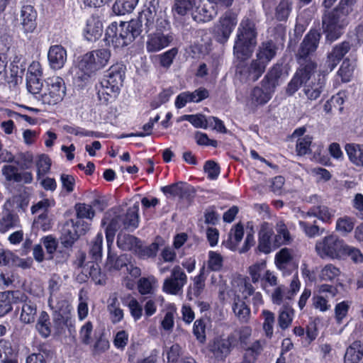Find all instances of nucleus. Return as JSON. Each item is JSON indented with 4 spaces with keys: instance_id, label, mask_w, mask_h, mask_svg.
<instances>
[{
    "instance_id": "f257e3e1",
    "label": "nucleus",
    "mask_w": 363,
    "mask_h": 363,
    "mask_svg": "<svg viewBox=\"0 0 363 363\" xmlns=\"http://www.w3.org/2000/svg\"><path fill=\"white\" fill-rule=\"evenodd\" d=\"M259 20L254 11H250L241 21L237 33L233 50L237 59H248L257 43Z\"/></svg>"
},
{
    "instance_id": "f03ea898",
    "label": "nucleus",
    "mask_w": 363,
    "mask_h": 363,
    "mask_svg": "<svg viewBox=\"0 0 363 363\" xmlns=\"http://www.w3.org/2000/svg\"><path fill=\"white\" fill-rule=\"evenodd\" d=\"M143 32L138 24L131 21L111 23L106 29L104 40L114 48H123L128 45Z\"/></svg>"
},
{
    "instance_id": "7ed1b4c3",
    "label": "nucleus",
    "mask_w": 363,
    "mask_h": 363,
    "mask_svg": "<svg viewBox=\"0 0 363 363\" xmlns=\"http://www.w3.org/2000/svg\"><path fill=\"white\" fill-rule=\"evenodd\" d=\"M139 203L135 202L133 206L129 207L125 213L115 215L109 220L106 217L102 220V224L105 225L106 220H108V225L106 228V238L108 247L112 245L116 233L118 230H126L133 231L139 225Z\"/></svg>"
},
{
    "instance_id": "20e7f679",
    "label": "nucleus",
    "mask_w": 363,
    "mask_h": 363,
    "mask_svg": "<svg viewBox=\"0 0 363 363\" xmlns=\"http://www.w3.org/2000/svg\"><path fill=\"white\" fill-rule=\"evenodd\" d=\"M348 24L349 18L337 8L325 10L322 15V28L326 42L330 44L340 38Z\"/></svg>"
},
{
    "instance_id": "39448f33",
    "label": "nucleus",
    "mask_w": 363,
    "mask_h": 363,
    "mask_svg": "<svg viewBox=\"0 0 363 363\" xmlns=\"http://www.w3.org/2000/svg\"><path fill=\"white\" fill-rule=\"evenodd\" d=\"M346 243L337 235H330L316 242L315 249L321 258L342 260Z\"/></svg>"
},
{
    "instance_id": "423d86ee",
    "label": "nucleus",
    "mask_w": 363,
    "mask_h": 363,
    "mask_svg": "<svg viewBox=\"0 0 363 363\" xmlns=\"http://www.w3.org/2000/svg\"><path fill=\"white\" fill-rule=\"evenodd\" d=\"M47 87L44 92L39 96H36V99L43 104L55 105L60 102L66 93L65 84L61 77L49 78L47 82Z\"/></svg>"
},
{
    "instance_id": "0eeeda50",
    "label": "nucleus",
    "mask_w": 363,
    "mask_h": 363,
    "mask_svg": "<svg viewBox=\"0 0 363 363\" xmlns=\"http://www.w3.org/2000/svg\"><path fill=\"white\" fill-rule=\"evenodd\" d=\"M89 230V223L83 220L69 219L63 225L61 230L60 242L66 248L72 247L79 236Z\"/></svg>"
},
{
    "instance_id": "6e6552de",
    "label": "nucleus",
    "mask_w": 363,
    "mask_h": 363,
    "mask_svg": "<svg viewBox=\"0 0 363 363\" xmlns=\"http://www.w3.org/2000/svg\"><path fill=\"white\" fill-rule=\"evenodd\" d=\"M235 65V79L242 83H252L257 81L264 72V65H261L256 60L250 63L245 62L246 59H238Z\"/></svg>"
},
{
    "instance_id": "1a4fd4ad",
    "label": "nucleus",
    "mask_w": 363,
    "mask_h": 363,
    "mask_svg": "<svg viewBox=\"0 0 363 363\" xmlns=\"http://www.w3.org/2000/svg\"><path fill=\"white\" fill-rule=\"evenodd\" d=\"M110 57L111 52L108 49L95 50L83 56L80 66L85 73L91 74L106 66Z\"/></svg>"
},
{
    "instance_id": "9d476101",
    "label": "nucleus",
    "mask_w": 363,
    "mask_h": 363,
    "mask_svg": "<svg viewBox=\"0 0 363 363\" xmlns=\"http://www.w3.org/2000/svg\"><path fill=\"white\" fill-rule=\"evenodd\" d=\"M162 14L160 6V0H146L144 9L138 17L133 19L138 27L145 33H147L154 28V18Z\"/></svg>"
},
{
    "instance_id": "9b49d317",
    "label": "nucleus",
    "mask_w": 363,
    "mask_h": 363,
    "mask_svg": "<svg viewBox=\"0 0 363 363\" xmlns=\"http://www.w3.org/2000/svg\"><path fill=\"white\" fill-rule=\"evenodd\" d=\"M237 15L231 11H227L214 26V37L221 44L226 43L237 25Z\"/></svg>"
},
{
    "instance_id": "f8f14e48",
    "label": "nucleus",
    "mask_w": 363,
    "mask_h": 363,
    "mask_svg": "<svg viewBox=\"0 0 363 363\" xmlns=\"http://www.w3.org/2000/svg\"><path fill=\"white\" fill-rule=\"evenodd\" d=\"M234 336L228 335L226 338L216 337L208 344V350L213 357L218 361H224L233 348Z\"/></svg>"
},
{
    "instance_id": "ddd939ff",
    "label": "nucleus",
    "mask_w": 363,
    "mask_h": 363,
    "mask_svg": "<svg viewBox=\"0 0 363 363\" xmlns=\"http://www.w3.org/2000/svg\"><path fill=\"white\" fill-rule=\"evenodd\" d=\"M186 281L187 277L184 272L179 266H175L171 272V276L164 279L162 289L169 294L177 295L182 291Z\"/></svg>"
},
{
    "instance_id": "4468645a",
    "label": "nucleus",
    "mask_w": 363,
    "mask_h": 363,
    "mask_svg": "<svg viewBox=\"0 0 363 363\" xmlns=\"http://www.w3.org/2000/svg\"><path fill=\"white\" fill-rule=\"evenodd\" d=\"M351 44L348 41H343L333 47L331 51L328 52L327 59L323 67V73L332 72L340 62L345 59V55L351 50Z\"/></svg>"
},
{
    "instance_id": "2eb2a0df",
    "label": "nucleus",
    "mask_w": 363,
    "mask_h": 363,
    "mask_svg": "<svg viewBox=\"0 0 363 363\" xmlns=\"http://www.w3.org/2000/svg\"><path fill=\"white\" fill-rule=\"evenodd\" d=\"M320 38L321 34L319 31L317 30H310L300 44L296 54L297 59H311V55L315 52L318 47Z\"/></svg>"
},
{
    "instance_id": "dca6fc26",
    "label": "nucleus",
    "mask_w": 363,
    "mask_h": 363,
    "mask_svg": "<svg viewBox=\"0 0 363 363\" xmlns=\"http://www.w3.org/2000/svg\"><path fill=\"white\" fill-rule=\"evenodd\" d=\"M174 40L172 32H154L147 35L146 50L147 52H157L169 46Z\"/></svg>"
},
{
    "instance_id": "f3484780",
    "label": "nucleus",
    "mask_w": 363,
    "mask_h": 363,
    "mask_svg": "<svg viewBox=\"0 0 363 363\" xmlns=\"http://www.w3.org/2000/svg\"><path fill=\"white\" fill-rule=\"evenodd\" d=\"M328 73H323V69L319 71L316 77L310 82L305 83L303 93L310 101H315L320 97L325 91L326 79Z\"/></svg>"
},
{
    "instance_id": "a211bd4d",
    "label": "nucleus",
    "mask_w": 363,
    "mask_h": 363,
    "mask_svg": "<svg viewBox=\"0 0 363 363\" xmlns=\"http://www.w3.org/2000/svg\"><path fill=\"white\" fill-rule=\"evenodd\" d=\"M121 88L103 79L99 84H96L98 100L100 104L108 105L113 102L118 97Z\"/></svg>"
},
{
    "instance_id": "6ab92c4d",
    "label": "nucleus",
    "mask_w": 363,
    "mask_h": 363,
    "mask_svg": "<svg viewBox=\"0 0 363 363\" xmlns=\"http://www.w3.org/2000/svg\"><path fill=\"white\" fill-rule=\"evenodd\" d=\"M209 96L208 91L205 88H199L193 92L184 91L179 94L175 100V106L182 108L189 102L199 103Z\"/></svg>"
},
{
    "instance_id": "aec40b11",
    "label": "nucleus",
    "mask_w": 363,
    "mask_h": 363,
    "mask_svg": "<svg viewBox=\"0 0 363 363\" xmlns=\"http://www.w3.org/2000/svg\"><path fill=\"white\" fill-rule=\"evenodd\" d=\"M277 50L278 47L272 40L263 42L259 47L256 60L266 69L268 63L276 56Z\"/></svg>"
},
{
    "instance_id": "412c9836",
    "label": "nucleus",
    "mask_w": 363,
    "mask_h": 363,
    "mask_svg": "<svg viewBox=\"0 0 363 363\" xmlns=\"http://www.w3.org/2000/svg\"><path fill=\"white\" fill-rule=\"evenodd\" d=\"M22 296L23 297L18 299V303H22L20 320L25 324L33 323L35 322L37 315V306L23 292Z\"/></svg>"
},
{
    "instance_id": "4be33fe9",
    "label": "nucleus",
    "mask_w": 363,
    "mask_h": 363,
    "mask_svg": "<svg viewBox=\"0 0 363 363\" xmlns=\"http://www.w3.org/2000/svg\"><path fill=\"white\" fill-rule=\"evenodd\" d=\"M21 24L24 33H33L36 28L37 13L30 5H25L21 9Z\"/></svg>"
},
{
    "instance_id": "5701e85b",
    "label": "nucleus",
    "mask_w": 363,
    "mask_h": 363,
    "mask_svg": "<svg viewBox=\"0 0 363 363\" xmlns=\"http://www.w3.org/2000/svg\"><path fill=\"white\" fill-rule=\"evenodd\" d=\"M23 297L20 291H6L0 292V317L5 315L12 311L13 303H18V299Z\"/></svg>"
},
{
    "instance_id": "b1692460",
    "label": "nucleus",
    "mask_w": 363,
    "mask_h": 363,
    "mask_svg": "<svg viewBox=\"0 0 363 363\" xmlns=\"http://www.w3.org/2000/svg\"><path fill=\"white\" fill-rule=\"evenodd\" d=\"M217 14V7L211 4V2L203 5L199 3L197 6L195 7L191 16L197 22H208L214 18Z\"/></svg>"
},
{
    "instance_id": "393cba45",
    "label": "nucleus",
    "mask_w": 363,
    "mask_h": 363,
    "mask_svg": "<svg viewBox=\"0 0 363 363\" xmlns=\"http://www.w3.org/2000/svg\"><path fill=\"white\" fill-rule=\"evenodd\" d=\"M274 232L272 228L268 227L267 223L262 225L258 233V246L257 250L264 254H269L273 248L272 237Z\"/></svg>"
},
{
    "instance_id": "a878e982",
    "label": "nucleus",
    "mask_w": 363,
    "mask_h": 363,
    "mask_svg": "<svg viewBox=\"0 0 363 363\" xmlns=\"http://www.w3.org/2000/svg\"><path fill=\"white\" fill-rule=\"evenodd\" d=\"M20 225V219L16 213L4 205L0 218V233H5Z\"/></svg>"
},
{
    "instance_id": "bb28decb",
    "label": "nucleus",
    "mask_w": 363,
    "mask_h": 363,
    "mask_svg": "<svg viewBox=\"0 0 363 363\" xmlns=\"http://www.w3.org/2000/svg\"><path fill=\"white\" fill-rule=\"evenodd\" d=\"M103 33V24L99 16L92 15L86 23L84 28L85 38L89 40H96L99 39Z\"/></svg>"
},
{
    "instance_id": "cd10ccee",
    "label": "nucleus",
    "mask_w": 363,
    "mask_h": 363,
    "mask_svg": "<svg viewBox=\"0 0 363 363\" xmlns=\"http://www.w3.org/2000/svg\"><path fill=\"white\" fill-rule=\"evenodd\" d=\"M48 57L50 67L60 69L67 60V52L62 45H52L50 48Z\"/></svg>"
},
{
    "instance_id": "c85d7f7f",
    "label": "nucleus",
    "mask_w": 363,
    "mask_h": 363,
    "mask_svg": "<svg viewBox=\"0 0 363 363\" xmlns=\"http://www.w3.org/2000/svg\"><path fill=\"white\" fill-rule=\"evenodd\" d=\"M356 56L352 53L343 59L337 71V75L341 78L342 82H349L352 79L356 67Z\"/></svg>"
},
{
    "instance_id": "c756f323",
    "label": "nucleus",
    "mask_w": 363,
    "mask_h": 363,
    "mask_svg": "<svg viewBox=\"0 0 363 363\" xmlns=\"http://www.w3.org/2000/svg\"><path fill=\"white\" fill-rule=\"evenodd\" d=\"M125 70L126 67L123 64L116 63L110 67L103 79L113 84L121 87L123 86Z\"/></svg>"
},
{
    "instance_id": "7c9ffc66",
    "label": "nucleus",
    "mask_w": 363,
    "mask_h": 363,
    "mask_svg": "<svg viewBox=\"0 0 363 363\" xmlns=\"http://www.w3.org/2000/svg\"><path fill=\"white\" fill-rule=\"evenodd\" d=\"M274 90L261 82V86H255L250 94L252 102L257 105L267 104L272 97Z\"/></svg>"
},
{
    "instance_id": "2f4dec72",
    "label": "nucleus",
    "mask_w": 363,
    "mask_h": 363,
    "mask_svg": "<svg viewBox=\"0 0 363 363\" xmlns=\"http://www.w3.org/2000/svg\"><path fill=\"white\" fill-rule=\"evenodd\" d=\"M283 74L284 66L281 63L277 62L269 69L262 82L275 91L276 87L279 85V79Z\"/></svg>"
},
{
    "instance_id": "473e14b6",
    "label": "nucleus",
    "mask_w": 363,
    "mask_h": 363,
    "mask_svg": "<svg viewBox=\"0 0 363 363\" xmlns=\"http://www.w3.org/2000/svg\"><path fill=\"white\" fill-rule=\"evenodd\" d=\"M300 67L296 71L300 78L305 82H310L311 77L315 74L317 69V63L311 59L300 60L298 59Z\"/></svg>"
},
{
    "instance_id": "72a5a7b5",
    "label": "nucleus",
    "mask_w": 363,
    "mask_h": 363,
    "mask_svg": "<svg viewBox=\"0 0 363 363\" xmlns=\"http://www.w3.org/2000/svg\"><path fill=\"white\" fill-rule=\"evenodd\" d=\"M345 150L349 160L356 167L363 168V144L347 143Z\"/></svg>"
},
{
    "instance_id": "f704fd0d",
    "label": "nucleus",
    "mask_w": 363,
    "mask_h": 363,
    "mask_svg": "<svg viewBox=\"0 0 363 363\" xmlns=\"http://www.w3.org/2000/svg\"><path fill=\"white\" fill-rule=\"evenodd\" d=\"M199 3V0H174L172 11L174 16L181 17L188 14L192 15Z\"/></svg>"
},
{
    "instance_id": "c9c22d12",
    "label": "nucleus",
    "mask_w": 363,
    "mask_h": 363,
    "mask_svg": "<svg viewBox=\"0 0 363 363\" xmlns=\"http://www.w3.org/2000/svg\"><path fill=\"white\" fill-rule=\"evenodd\" d=\"M264 341L255 340L247 346H244L243 357L248 363H255L264 350Z\"/></svg>"
},
{
    "instance_id": "e433bc0d",
    "label": "nucleus",
    "mask_w": 363,
    "mask_h": 363,
    "mask_svg": "<svg viewBox=\"0 0 363 363\" xmlns=\"http://www.w3.org/2000/svg\"><path fill=\"white\" fill-rule=\"evenodd\" d=\"M163 244V241L160 238H157L155 241L148 246H143L142 242L138 246L135 253L141 259L154 258L157 256L160 247Z\"/></svg>"
},
{
    "instance_id": "4c0bfd02",
    "label": "nucleus",
    "mask_w": 363,
    "mask_h": 363,
    "mask_svg": "<svg viewBox=\"0 0 363 363\" xmlns=\"http://www.w3.org/2000/svg\"><path fill=\"white\" fill-rule=\"evenodd\" d=\"M141 240L130 234L119 233L117 236V245L123 251H131L135 253Z\"/></svg>"
},
{
    "instance_id": "58836bf2",
    "label": "nucleus",
    "mask_w": 363,
    "mask_h": 363,
    "mask_svg": "<svg viewBox=\"0 0 363 363\" xmlns=\"http://www.w3.org/2000/svg\"><path fill=\"white\" fill-rule=\"evenodd\" d=\"M363 357V345L359 341H354L347 347L345 357V363H359Z\"/></svg>"
},
{
    "instance_id": "ea45409f",
    "label": "nucleus",
    "mask_w": 363,
    "mask_h": 363,
    "mask_svg": "<svg viewBox=\"0 0 363 363\" xmlns=\"http://www.w3.org/2000/svg\"><path fill=\"white\" fill-rule=\"evenodd\" d=\"M233 311L242 322H247L250 315V309L240 296H235L233 300Z\"/></svg>"
},
{
    "instance_id": "a19ab883",
    "label": "nucleus",
    "mask_w": 363,
    "mask_h": 363,
    "mask_svg": "<svg viewBox=\"0 0 363 363\" xmlns=\"http://www.w3.org/2000/svg\"><path fill=\"white\" fill-rule=\"evenodd\" d=\"M97 261L88 262L84 264V272L88 273L90 277L96 284L102 285L105 283L104 277L101 272V268Z\"/></svg>"
},
{
    "instance_id": "79ce46f5",
    "label": "nucleus",
    "mask_w": 363,
    "mask_h": 363,
    "mask_svg": "<svg viewBox=\"0 0 363 363\" xmlns=\"http://www.w3.org/2000/svg\"><path fill=\"white\" fill-rule=\"evenodd\" d=\"M139 0H116L112 6L113 12L118 16L130 13L138 5Z\"/></svg>"
},
{
    "instance_id": "37998d69",
    "label": "nucleus",
    "mask_w": 363,
    "mask_h": 363,
    "mask_svg": "<svg viewBox=\"0 0 363 363\" xmlns=\"http://www.w3.org/2000/svg\"><path fill=\"white\" fill-rule=\"evenodd\" d=\"M244 235L243 225L239 223L236 224L234 228H232L228 235V240L223 242L227 247L235 250L238 244L242 240Z\"/></svg>"
},
{
    "instance_id": "c03bdc74",
    "label": "nucleus",
    "mask_w": 363,
    "mask_h": 363,
    "mask_svg": "<svg viewBox=\"0 0 363 363\" xmlns=\"http://www.w3.org/2000/svg\"><path fill=\"white\" fill-rule=\"evenodd\" d=\"M191 186L186 185L183 182H177L161 188L164 194H169L172 196L183 198L189 192Z\"/></svg>"
},
{
    "instance_id": "a18cd8bd",
    "label": "nucleus",
    "mask_w": 363,
    "mask_h": 363,
    "mask_svg": "<svg viewBox=\"0 0 363 363\" xmlns=\"http://www.w3.org/2000/svg\"><path fill=\"white\" fill-rule=\"evenodd\" d=\"M25 69L26 65L24 64H21L20 65H10V75L8 76L7 74L4 75L5 82L9 84L10 87L16 86L18 84V81L22 80V75Z\"/></svg>"
},
{
    "instance_id": "49530a36",
    "label": "nucleus",
    "mask_w": 363,
    "mask_h": 363,
    "mask_svg": "<svg viewBox=\"0 0 363 363\" xmlns=\"http://www.w3.org/2000/svg\"><path fill=\"white\" fill-rule=\"evenodd\" d=\"M293 6V0H280L275 8L274 17L278 21H286Z\"/></svg>"
},
{
    "instance_id": "de8ad7c7",
    "label": "nucleus",
    "mask_w": 363,
    "mask_h": 363,
    "mask_svg": "<svg viewBox=\"0 0 363 363\" xmlns=\"http://www.w3.org/2000/svg\"><path fill=\"white\" fill-rule=\"evenodd\" d=\"M26 86L30 94L35 96H39L41 94L40 91L43 87V82L37 74L30 72L27 73Z\"/></svg>"
},
{
    "instance_id": "09e8293b",
    "label": "nucleus",
    "mask_w": 363,
    "mask_h": 363,
    "mask_svg": "<svg viewBox=\"0 0 363 363\" xmlns=\"http://www.w3.org/2000/svg\"><path fill=\"white\" fill-rule=\"evenodd\" d=\"M111 245L108 247V257L106 260V267L108 268L109 270L115 269V270H120L122 269L123 267L126 266V256L123 255L120 256H116V255L111 253Z\"/></svg>"
},
{
    "instance_id": "8fccbe9b",
    "label": "nucleus",
    "mask_w": 363,
    "mask_h": 363,
    "mask_svg": "<svg viewBox=\"0 0 363 363\" xmlns=\"http://www.w3.org/2000/svg\"><path fill=\"white\" fill-rule=\"evenodd\" d=\"M50 325L49 315L47 312L42 311L36 324V329L42 336L47 337L51 333Z\"/></svg>"
},
{
    "instance_id": "3c124183",
    "label": "nucleus",
    "mask_w": 363,
    "mask_h": 363,
    "mask_svg": "<svg viewBox=\"0 0 363 363\" xmlns=\"http://www.w3.org/2000/svg\"><path fill=\"white\" fill-rule=\"evenodd\" d=\"M294 316V310L288 306H284V308L279 311L278 317L279 326L282 330H286L291 325Z\"/></svg>"
},
{
    "instance_id": "603ef678",
    "label": "nucleus",
    "mask_w": 363,
    "mask_h": 363,
    "mask_svg": "<svg viewBox=\"0 0 363 363\" xmlns=\"http://www.w3.org/2000/svg\"><path fill=\"white\" fill-rule=\"evenodd\" d=\"M103 235L99 233L91 242L89 253L94 261L101 259L102 256Z\"/></svg>"
},
{
    "instance_id": "864d4df0",
    "label": "nucleus",
    "mask_w": 363,
    "mask_h": 363,
    "mask_svg": "<svg viewBox=\"0 0 363 363\" xmlns=\"http://www.w3.org/2000/svg\"><path fill=\"white\" fill-rule=\"evenodd\" d=\"M37 166V178L40 179L42 176L46 174L50 169L51 160L45 154L40 155L36 162Z\"/></svg>"
},
{
    "instance_id": "5fc2aeb1",
    "label": "nucleus",
    "mask_w": 363,
    "mask_h": 363,
    "mask_svg": "<svg viewBox=\"0 0 363 363\" xmlns=\"http://www.w3.org/2000/svg\"><path fill=\"white\" fill-rule=\"evenodd\" d=\"M179 50L177 48H172V49L163 52L158 55L160 60V65L161 67L168 69L173 63L174 59L177 55Z\"/></svg>"
},
{
    "instance_id": "6e6d98bb",
    "label": "nucleus",
    "mask_w": 363,
    "mask_h": 363,
    "mask_svg": "<svg viewBox=\"0 0 363 363\" xmlns=\"http://www.w3.org/2000/svg\"><path fill=\"white\" fill-rule=\"evenodd\" d=\"M342 254V260L350 257L352 262L356 264L362 263L363 262V255L359 249L354 247L350 246L346 244L345 250H343Z\"/></svg>"
},
{
    "instance_id": "4d7b16f0",
    "label": "nucleus",
    "mask_w": 363,
    "mask_h": 363,
    "mask_svg": "<svg viewBox=\"0 0 363 363\" xmlns=\"http://www.w3.org/2000/svg\"><path fill=\"white\" fill-rule=\"evenodd\" d=\"M262 315L264 319L263 323V329L265 332L266 336L271 338L273 335V325L275 322L274 314L268 310H264L262 311Z\"/></svg>"
},
{
    "instance_id": "13d9d810",
    "label": "nucleus",
    "mask_w": 363,
    "mask_h": 363,
    "mask_svg": "<svg viewBox=\"0 0 363 363\" xmlns=\"http://www.w3.org/2000/svg\"><path fill=\"white\" fill-rule=\"evenodd\" d=\"M312 143V137L310 135H305L304 137L300 138L298 139L296 145V150L297 152V155L299 156H303L306 154H309L311 152V145Z\"/></svg>"
},
{
    "instance_id": "bf43d9fd",
    "label": "nucleus",
    "mask_w": 363,
    "mask_h": 363,
    "mask_svg": "<svg viewBox=\"0 0 363 363\" xmlns=\"http://www.w3.org/2000/svg\"><path fill=\"white\" fill-rule=\"evenodd\" d=\"M77 213V220H82L83 218L92 219L94 216V211L92 209L91 206L85 203H77L74 206Z\"/></svg>"
},
{
    "instance_id": "052dcab7",
    "label": "nucleus",
    "mask_w": 363,
    "mask_h": 363,
    "mask_svg": "<svg viewBox=\"0 0 363 363\" xmlns=\"http://www.w3.org/2000/svg\"><path fill=\"white\" fill-rule=\"evenodd\" d=\"M18 168L13 165H4L2 168V174L9 182H21V174L18 172Z\"/></svg>"
},
{
    "instance_id": "680f3d73",
    "label": "nucleus",
    "mask_w": 363,
    "mask_h": 363,
    "mask_svg": "<svg viewBox=\"0 0 363 363\" xmlns=\"http://www.w3.org/2000/svg\"><path fill=\"white\" fill-rule=\"evenodd\" d=\"M340 274L339 268L332 264H326L321 270L320 278L324 281H333Z\"/></svg>"
},
{
    "instance_id": "e2e57ef3",
    "label": "nucleus",
    "mask_w": 363,
    "mask_h": 363,
    "mask_svg": "<svg viewBox=\"0 0 363 363\" xmlns=\"http://www.w3.org/2000/svg\"><path fill=\"white\" fill-rule=\"evenodd\" d=\"M299 226L301 229L305 233V234L309 238H314L315 236H318L321 235L324 229H320L318 225L315 223L311 225L305 221L300 220Z\"/></svg>"
},
{
    "instance_id": "0e129e2a",
    "label": "nucleus",
    "mask_w": 363,
    "mask_h": 363,
    "mask_svg": "<svg viewBox=\"0 0 363 363\" xmlns=\"http://www.w3.org/2000/svg\"><path fill=\"white\" fill-rule=\"evenodd\" d=\"M292 259L291 250L286 247L282 248L275 256V262L278 268L281 269Z\"/></svg>"
},
{
    "instance_id": "69168bd1",
    "label": "nucleus",
    "mask_w": 363,
    "mask_h": 363,
    "mask_svg": "<svg viewBox=\"0 0 363 363\" xmlns=\"http://www.w3.org/2000/svg\"><path fill=\"white\" fill-rule=\"evenodd\" d=\"M208 268L212 271H219L223 267V258L216 252L210 251L208 253Z\"/></svg>"
},
{
    "instance_id": "338daca9",
    "label": "nucleus",
    "mask_w": 363,
    "mask_h": 363,
    "mask_svg": "<svg viewBox=\"0 0 363 363\" xmlns=\"http://www.w3.org/2000/svg\"><path fill=\"white\" fill-rule=\"evenodd\" d=\"M302 84L304 86L305 82L298 74L295 73L291 81L287 84L286 94L289 96H293L299 89Z\"/></svg>"
},
{
    "instance_id": "774afa93",
    "label": "nucleus",
    "mask_w": 363,
    "mask_h": 363,
    "mask_svg": "<svg viewBox=\"0 0 363 363\" xmlns=\"http://www.w3.org/2000/svg\"><path fill=\"white\" fill-rule=\"evenodd\" d=\"M353 228L354 223L348 218H340L337 220L336 230L344 235L350 233Z\"/></svg>"
}]
</instances>
